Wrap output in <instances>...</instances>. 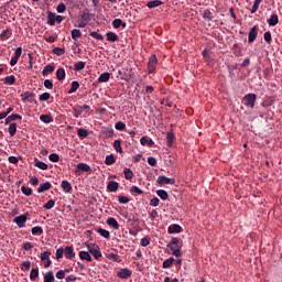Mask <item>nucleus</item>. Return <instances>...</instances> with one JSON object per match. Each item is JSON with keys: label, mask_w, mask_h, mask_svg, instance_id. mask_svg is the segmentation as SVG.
I'll list each match as a JSON object with an SVG mask.
<instances>
[{"label": "nucleus", "mask_w": 282, "mask_h": 282, "mask_svg": "<svg viewBox=\"0 0 282 282\" xmlns=\"http://www.w3.org/2000/svg\"><path fill=\"white\" fill-rule=\"evenodd\" d=\"M167 248L172 250L174 257H182V245L180 243V239L173 238L167 245Z\"/></svg>", "instance_id": "obj_1"}, {"label": "nucleus", "mask_w": 282, "mask_h": 282, "mask_svg": "<svg viewBox=\"0 0 282 282\" xmlns=\"http://www.w3.org/2000/svg\"><path fill=\"white\" fill-rule=\"evenodd\" d=\"M85 246L88 249V252L93 254L95 259H100L102 257V253L100 252V247H98V245L85 243Z\"/></svg>", "instance_id": "obj_2"}, {"label": "nucleus", "mask_w": 282, "mask_h": 282, "mask_svg": "<svg viewBox=\"0 0 282 282\" xmlns=\"http://www.w3.org/2000/svg\"><path fill=\"white\" fill-rule=\"evenodd\" d=\"M242 102L245 107H249L250 109H254V102H257L256 94H248L242 98Z\"/></svg>", "instance_id": "obj_3"}, {"label": "nucleus", "mask_w": 282, "mask_h": 282, "mask_svg": "<svg viewBox=\"0 0 282 282\" xmlns=\"http://www.w3.org/2000/svg\"><path fill=\"white\" fill-rule=\"evenodd\" d=\"M155 67H158V57L155 55H151L148 62V72L153 74V72H155Z\"/></svg>", "instance_id": "obj_4"}, {"label": "nucleus", "mask_w": 282, "mask_h": 282, "mask_svg": "<svg viewBox=\"0 0 282 282\" xmlns=\"http://www.w3.org/2000/svg\"><path fill=\"white\" fill-rule=\"evenodd\" d=\"M156 183L159 186H164L166 184H175V178H169L164 175L158 177Z\"/></svg>", "instance_id": "obj_5"}, {"label": "nucleus", "mask_w": 282, "mask_h": 282, "mask_svg": "<svg viewBox=\"0 0 282 282\" xmlns=\"http://www.w3.org/2000/svg\"><path fill=\"white\" fill-rule=\"evenodd\" d=\"M13 221L19 226V228H23V226H25V223L28 221V216L20 215L15 217Z\"/></svg>", "instance_id": "obj_6"}, {"label": "nucleus", "mask_w": 282, "mask_h": 282, "mask_svg": "<svg viewBox=\"0 0 282 282\" xmlns=\"http://www.w3.org/2000/svg\"><path fill=\"white\" fill-rule=\"evenodd\" d=\"M79 171H82L83 173H89V171H91V167L87 163H78L77 173L80 175Z\"/></svg>", "instance_id": "obj_7"}, {"label": "nucleus", "mask_w": 282, "mask_h": 282, "mask_svg": "<svg viewBox=\"0 0 282 282\" xmlns=\"http://www.w3.org/2000/svg\"><path fill=\"white\" fill-rule=\"evenodd\" d=\"M117 276H119V279H129V276H131V271L129 269H121L117 273Z\"/></svg>", "instance_id": "obj_8"}, {"label": "nucleus", "mask_w": 282, "mask_h": 282, "mask_svg": "<svg viewBox=\"0 0 282 282\" xmlns=\"http://www.w3.org/2000/svg\"><path fill=\"white\" fill-rule=\"evenodd\" d=\"M118 186H120L118 182L110 181L107 185V191L109 193H116V191H118Z\"/></svg>", "instance_id": "obj_9"}, {"label": "nucleus", "mask_w": 282, "mask_h": 282, "mask_svg": "<svg viewBox=\"0 0 282 282\" xmlns=\"http://www.w3.org/2000/svg\"><path fill=\"white\" fill-rule=\"evenodd\" d=\"M257 26H253L252 29H250L249 31V37H248V41L249 43H254V40L257 39Z\"/></svg>", "instance_id": "obj_10"}, {"label": "nucleus", "mask_w": 282, "mask_h": 282, "mask_svg": "<svg viewBox=\"0 0 282 282\" xmlns=\"http://www.w3.org/2000/svg\"><path fill=\"white\" fill-rule=\"evenodd\" d=\"M64 254H65L66 259H74V257H76V253H74V248H72V247H66L64 249Z\"/></svg>", "instance_id": "obj_11"}, {"label": "nucleus", "mask_w": 282, "mask_h": 282, "mask_svg": "<svg viewBox=\"0 0 282 282\" xmlns=\"http://www.w3.org/2000/svg\"><path fill=\"white\" fill-rule=\"evenodd\" d=\"M52 188L51 182H45L44 184H41L37 188V193H45V191H50Z\"/></svg>", "instance_id": "obj_12"}, {"label": "nucleus", "mask_w": 282, "mask_h": 282, "mask_svg": "<svg viewBox=\"0 0 282 282\" xmlns=\"http://www.w3.org/2000/svg\"><path fill=\"white\" fill-rule=\"evenodd\" d=\"M167 232L170 235H174V232H182V227L180 225H171L169 228H167Z\"/></svg>", "instance_id": "obj_13"}, {"label": "nucleus", "mask_w": 282, "mask_h": 282, "mask_svg": "<svg viewBox=\"0 0 282 282\" xmlns=\"http://www.w3.org/2000/svg\"><path fill=\"white\" fill-rule=\"evenodd\" d=\"M107 224H108V226H111V228H113L115 230H118L120 228L118 220H116V218H113V217L108 218Z\"/></svg>", "instance_id": "obj_14"}, {"label": "nucleus", "mask_w": 282, "mask_h": 282, "mask_svg": "<svg viewBox=\"0 0 282 282\" xmlns=\"http://www.w3.org/2000/svg\"><path fill=\"white\" fill-rule=\"evenodd\" d=\"M40 120L45 124H50V122H54V117H52L51 115H41Z\"/></svg>", "instance_id": "obj_15"}, {"label": "nucleus", "mask_w": 282, "mask_h": 282, "mask_svg": "<svg viewBox=\"0 0 282 282\" xmlns=\"http://www.w3.org/2000/svg\"><path fill=\"white\" fill-rule=\"evenodd\" d=\"M61 186L64 193H72V183H68L67 181H63Z\"/></svg>", "instance_id": "obj_16"}, {"label": "nucleus", "mask_w": 282, "mask_h": 282, "mask_svg": "<svg viewBox=\"0 0 282 282\" xmlns=\"http://www.w3.org/2000/svg\"><path fill=\"white\" fill-rule=\"evenodd\" d=\"M106 39L107 41H109L110 43H116V41H118V34L113 33V32H108L106 34Z\"/></svg>", "instance_id": "obj_17"}, {"label": "nucleus", "mask_w": 282, "mask_h": 282, "mask_svg": "<svg viewBox=\"0 0 282 282\" xmlns=\"http://www.w3.org/2000/svg\"><path fill=\"white\" fill-rule=\"evenodd\" d=\"M34 164L37 169H41V171H47V163H44L43 161H39V159H35Z\"/></svg>", "instance_id": "obj_18"}, {"label": "nucleus", "mask_w": 282, "mask_h": 282, "mask_svg": "<svg viewBox=\"0 0 282 282\" xmlns=\"http://www.w3.org/2000/svg\"><path fill=\"white\" fill-rule=\"evenodd\" d=\"M268 23L271 28H274L279 23V15L272 14L271 18L268 20Z\"/></svg>", "instance_id": "obj_19"}, {"label": "nucleus", "mask_w": 282, "mask_h": 282, "mask_svg": "<svg viewBox=\"0 0 282 282\" xmlns=\"http://www.w3.org/2000/svg\"><path fill=\"white\" fill-rule=\"evenodd\" d=\"M140 142L142 144V147H145V144H149L150 147H153V144H155V142L152 139H149L147 137H142L140 139Z\"/></svg>", "instance_id": "obj_20"}, {"label": "nucleus", "mask_w": 282, "mask_h": 282, "mask_svg": "<svg viewBox=\"0 0 282 282\" xmlns=\"http://www.w3.org/2000/svg\"><path fill=\"white\" fill-rule=\"evenodd\" d=\"M79 259H82L83 261H93L91 256L87 251H80Z\"/></svg>", "instance_id": "obj_21"}, {"label": "nucleus", "mask_w": 282, "mask_h": 282, "mask_svg": "<svg viewBox=\"0 0 282 282\" xmlns=\"http://www.w3.org/2000/svg\"><path fill=\"white\" fill-rule=\"evenodd\" d=\"M14 120H21V115H11L6 119V124H10L11 122H14Z\"/></svg>", "instance_id": "obj_22"}, {"label": "nucleus", "mask_w": 282, "mask_h": 282, "mask_svg": "<svg viewBox=\"0 0 282 282\" xmlns=\"http://www.w3.org/2000/svg\"><path fill=\"white\" fill-rule=\"evenodd\" d=\"M147 6H148L150 9L160 8V6H162V1H161V0H152V1H149V2L147 3Z\"/></svg>", "instance_id": "obj_23"}, {"label": "nucleus", "mask_w": 282, "mask_h": 282, "mask_svg": "<svg viewBox=\"0 0 282 282\" xmlns=\"http://www.w3.org/2000/svg\"><path fill=\"white\" fill-rule=\"evenodd\" d=\"M98 235H100L101 237H104V239H109V237H111V234H109L108 230L102 229V228H98L97 229Z\"/></svg>", "instance_id": "obj_24"}, {"label": "nucleus", "mask_w": 282, "mask_h": 282, "mask_svg": "<svg viewBox=\"0 0 282 282\" xmlns=\"http://www.w3.org/2000/svg\"><path fill=\"white\" fill-rule=\"evenodd\" d=\"M70 34H72V39L74 41H78V39H80V36H83V33H80V30H78V29H74Z\"/></svg>", "instance_id": "obj_25"}, {"label": "nucleus", "mask_w": 282, "mask_h": 282, "mask_svg": "<svg viewBox=\"0 0 282 282\" xmlns=\"http://www.w3.org/2000/svg\"><path fill=\"white\" fill-rule=\"evenodd\" d=\"M56 78H57V80H65V69L64 68H58L56 70Z\"/></svg>", "instance_id": "obj_26"}, {"label": "nucleus", "mask_w": 282, "mask_h": 282, "mask_svg": "<svg viewBox=\"0 0 282 282\" xmlns=\"http://www.w3.org/2000/svg\"><path fill=\"white\" fill-rule=\"evenodd\" d=\"M111 75L109 73H104L99 76L98 83H108Z\"/></svg>", "instance_id": "obj_27"}, {"label": "nucleus", "mask_w": 282, "mask_h": 282, "mask_svg": "<svg viewBox=\"0 0 282 282\" xmlns=\"http://www.w3.org/2000/svg\"><path fill=\"white\" fill-rule=\"evenodd\" d=\"M112 25H113V28H115L116 30H118V28H120V25H121L122 28H127V23H122V20H120V19L113 20V21H112Z\"/></svg>", "instance_id": "obj_28"}, {"label": "nucleus", "mask_w": 282, "mask_h": 282, "mask_svg": "<svg viewBox=\"0 0 282 282\" xmlns=\"http://www.w3.org/2000/svg\"><path fill=\"white\" fill-rule=\"evenodd\" d=\"M105 164L107 166H111V164H116V158H113V154L106 156Z\"/></svg>", "instance_id": "obj_29"}, {"label": "nucleus", "mask_w": 282, "mask_h": 282, "mask_svg": "<svg viewBox=\"0 0 282 282\" xmlns=\"http://www.w3.org/2000/svg\"><path fill=\"white\" fill-rule=\"evenodd\" d=\"M52 72H54V66L46 65L42 70V75L47 76V74H52Z\"/></svg>", "instance_id": "obj_30"}, {"label": "nucleus", "mask_w": 282, "mask_h": 282, "mask_svg": "<svg viewBox=\"0 0 282 282\" xmlns=\"http://www.w3.org/2000/svg\"><path fill=\"white\" fill-rule=\"evenodd\" d=\"M17 78L14 77V75H10V76H7L4 78V85H14Z\"/></svg>", "instance_id": "obj_31"}, {"label": "nucleus", "mask_w": 282, "mask_h": 282, "mask_svg": "<svg viewBox=\"0 0 282 282\" xmlns=\"http://www.w3.org/2000/svg\"><path fill=\"white\" fill-rule=\"evenodd\" d=\"M174 138H175V134H173V132H167L166 134L167 147H173Z\"/></svg>", "instance_id": "obj_32"}, {"label": "nucleus", "mask_w": 282, "mask_h": 282, "mask_svg": "<svg viewBox=\"0 0 282 282\" xmlns=\"http://www.w3.org/2000/svg\"><path fill=\"white\" fill-rule=\"evenodd\" d=\"M156 195H159V197L162 198L163 200L169 199V193H166V191L164 189H159L156 192Z\"/></svg>", "instance_id": "obj_33"}, {"label": "nucleus", "mask_w": 282, "mask_h": 282, "mask_svg": "<svg viewBox=\"0 0 282 282\" xmlns=\"http://www.w3.org/2000/svg\"><path fill=\"white\" fill-rule=\"evenodd\" d=\"M31 281H36L39 279V269H32L30 272Z\"/></svg>", "instance_id": "obj_34"}, {"label": "nucleus", "mask_w": 282, "mask_h": 282, "mask_svg": "<svg viewBox=\"0 0 282 282\" xmlns=\"http://www.w3.org/2000/svg\"><path fill=\"white\" fill-rule=\"evenodd\" d=\"M8 131L11 137L17 135V123H10Z\"/></svg>", "instance_id": "obj_35"}, {"label": "nucleus", "mask_w": 282, "mask_h": 282, "mask_svg": "<svg viewBox=\"0 0 282 282\" xmlns=\"http://www.w3.org/2000/svg\"><path fill=\"white\" fill-rule=\"evenodd\" d=\"M78 87H80V84H78V82H73L72 87L68 90V94H74V93L78 91Z\"/></svg>", "instance_id": "obj_36"}, {"label": "nucleus", "mask_w": 282, "mask_h": 282, "mask_svg": "<svg viewBox=\"0 0 282 282\" xmlns=\"http://www.w3.org/2000/svg\"><path fill=\"white\" fill-rule=\"evenodd\" d=\"M83 69H85V62L75 63V65H74V70L75 72H80Z\"/></svg>", "instance_id": "obj_37"}, {"label": "nucleus", "mask_w": 282, "mask_h": 282, "mask_svg": "<svg viewBox=\"0 0 282 282\" xmlns=\"http://www.w3.org/2000/svg\"><path fill=\"white\" fill-rule=\"evenodd\" d=\"M126 180H133V171L131 169H126L123 171Z\"/></svg>", "instance_id": "obj_38"}, {"label": "nucleus", "mask_w": 282, "mask_h": 282, "mask_svg": "<svg viewBox=\"0 0 282 282\" xmlns=\"http://www.w3.org/2000/svg\"><path fill=\"white\" fill-rule=\"evenodd\" d=\"M113 148H115V150L117 151V153H122V145H121V143H120V140H116V141L113 142Z\"/></svg>", "instance_id": "obj_39"}, {"label": "nucleus", "mask_w": 282, "mask_h": 282, "mask_svg": "<svg viewBox=\"0 0 282 282\" xmlns=\"http://www.w3.org/2000/svg\"><path fill=\"white\" fill-rule=\"evenodd\" d=\"M56 204L54 199H50L46 204L43 205V208L46 210H52V207Z\"/></svg>", "instance_id": "obj_40"}, {"label": "nucleus", "mask_w": 282, "mask_h": 282, "mask_svg": "<svg viewBox=\"0 0 282 282\" xmlns=\"http://www.w3.org/2000/svg\"><path fill=\"white\" fill-rule=\"evenodd\" d=\"M127 128V124H124V122L119 121L115 124V129H117V131H124V129Z\"/></svg>", "instance_id": "obj_41"}, {"label": "nucleus", "mask_w": 282, "mask_h": 282, "mask_svg": "<svg viewBox=\"0 0 282 282\" xmlns=\"http://www.w3.org/2000/svg\"><path fill=\"white\" fill-rule=\"evenodd\" d=\"M67 272H69L68 269H65V270H59L57 273H56V279H65V274H67Z\"/></svg>", "instance_id": "obj_42"}, {"label": "nucleus", "mask_w": 282, "mask_h": 282, "mask_svg": "<svg viewBox=\"0 0 282 282\" xmlns=\"http://www.w3.org/2000/svg\"><path fill=\"white\" fill-rule=\"evenodd\" d=\"M56 23V15L52 12L48 13V25H55Z\"/></svg>", "instance_id": "obj_43"}, {"label": "nucleus", "mask_w": 282, "mask_h": 282, "mask_svg": "<svg viewBox=\"0 0 282 282\" xmlns=\"http://www.w3.org/2000/svg\"><path fill=\"white\" fill-rule=\"evenodd\" d=\"M77 135H78L79 138H87V137L89 135V132H87L86 129H78Z\"/></svg>", "instance_id": "obj_44"}, {"label": "nucleus", "mask_w": 282, "mask_h": 282, "mask_svg": "<svg viewBox=\"0 0 282 282\" xmlns=\"http://www.w3.org/2000/svg\"><path fill=\"white\" fill-rule=\"evenodd\" d=\"M65 10H67V7H65V3L61 2L59 4H57L56 11H57L59 14H63V12H65Z\"/></svg>", "instance_id": "obj_45"}, {"label": "nucleus", "mask_w": 282, "mask_h": 282, "mask_svg": "<svg viewBox=\"0 0 282 282\" xmlns=\"http://www.w3.org/2000/svg\"><path fill=\"white\" fill-rule=\"evenodd\" d=\"M90 36L93 39H96L97 41H102V39H105V36H102V34H99L98 32L94 31V32H90Z\"/></svg>", "instance_id": "obj_46"}, {"label": "nucleus", "mask_w": 282, "mask_h": 282, "mask_svg": "<svg viewBox=\"0 0 282 282\" xmlns=\"http://www.w3.org/2000/svg\"><path fill=\"white\" fill-rule=\"evenodd\" d=\"M32 235H43V228L42 227H33L31 230Z\"/></svg>", "instance_id": "obj_47"}, {"label": "nucleus", "mask_w": 282, "mask_h": 282, "mask_svg": "<svg viewBox=\"0 0 282 282\" xmlns=\"http://www.w3.org/2000/svg\"><path fill=\"white\" fill-rule=\"evenodd\" d=\"M31 265H32V263L30 261H24L21 264V270H23V272H25V271L30 270Z\"/></svg>", "instance_id": "obj_48"}, {"label": "nucleus", "mask_w": 282, "mask_h": 282, "mask_svg": "<svg viewBox=\"0 0 282 282\" xmlns=\"http://www.w3.org/2000/svg\"><path fill=\"white\" fill-rule=\"evenodd\" d=\"M149 243H151V238L145 237L141 239L140 246H142V248H147V246H149Z\"/></svg>", "instance_id": "obj_49"}, {"label": "nucleus", "mask_w": 282, "mask_h": 282, "mask_svg": "<svg viewBox=\"0 0 282 282\" xmlns=\"http://www.w3.org/2000/svg\"><path fill=\"white\" fill-rule=\"evenodd\" d=\"M210 10H205L203 13V19H205V21H213V17H210Z\"/></svg>", "instance_id": "obj_50"}, {"label": "nucleus", "mask_w": 282, "mask_h": 282, "mask_svg": "<svg viewBox=\"0 0 282 282\" xmlns=\"http://www.w3.org/2000/svg\"><path fill=\"white\" fill-rule=\"evenodd\" d=\"M34 94L33 93H30V91H26L22 95V100L23 102H25L26 100H30V98H33Z\"/></svg>", "instance_id": "obj_51"}, {"label": "nucleus", "mask_w": 282, "mask_h": 282, "mask_svg": "<svg viewBox=\"0 0 282 282\" xmlns=\"http://www.w3.org/2000/svg\"><path fill=\"white\" fill-rule=\"evenodd\" d=\"M0 37L2 39V41H6V39H9L10 37V29L2 31V33L0 34Z\"/></svg>", "instance_id": "obj_52"}, {"label": "nucleus", "mask_w": 282, "mask_h": 282, "mask_svg": "<svg viewBox=\"0 0 282 282\" xmlns=\"http://www.w3.org/2000/svg\"><path fill=\"white\" fill-rule=\"evenodd\" d=\"M52 252L50 251H44L43 253H41V261H47L51 257Z\"/></svg>", "instance_id": "obj_53"}, {"label": "nucleus", "mask_w": 282, "mask_h": 282, "mask_svg": "<svg viewBox=\"0 0 282 282\" xmlns=\"http://www.w3.org/2000/svg\"><path fill=\"white\" fill-rule=\"evenodd\" d=\"M173 261H174L173 258H170V259L165 260V261L163 262V268H164V269L171 268V265H173Z\"/></svg>", "instance_id": "obj_54"}, {"label": "nucleus", "mask_w": 282, "mask_h": 282, "mask_svg": "<svg viewBox=\"0 0 282 282\" xmlns=\"http://www.w3.org/2000/svg\"><path fill=\"white\" fill-rule=\"evenodd\" d=\"M21 191L24 195H26L28 197H30V195H32V188L30 187H25V186H22L21 187Z\"/></svg>", "instance_id": "obj_55"}, {"label": "nucleus", "mask_w": 282, "mask_h": 282, "mask_svg": "<svg viewBox=\"0 0 282 282\" xmlns=\"http://www.w3.org/2000/svg\"><path fill=\"white\" fill-rule=\"evenodd\" d=\"M53 53H55L57 56H63V54H65V48L55 47V48L53 50Z\"/></svg>", "instance_id": "obj_56"}, {"label": "nucleus", "mask_w": 282, "mask_h": 282, "mask_svg": "<svg viewBox=\"0 0 282 282\" xmlns=\"http://www.w3.org/2000/svg\"><path fill=\"white\" fill-rule=\"evenodd\" d=\"M130 193H135L137 195H142L144 193L142 189H140L138 186H132L130 188Z\"/></svg>", "instance_id": "obj_57"}, {"label": "nucleus", "mask_w": 282, "mask_h": 282, "mask_svg": "<svg viewBox=\"0 0 282 282\" xmlns=\"http://www.w3.org/2000/svg\"><path fill=\"white\" fill-rule=\"evenodd\" d=\"M48 160L51 162H58V160H61V158L58 156V154L52 153V154H50Z\"/></svg>", "instance_id": "obj_58"}, {"label": "nucleus", "mask_w": 282, "mask_h": 282, "mask_svg": "<svg viewBox=\"0 0 282 282\" xmlns=\"http://www.w3.org/2000/svg\"><path fill=\"white\" fill-rule=\"evenodd\" d=\"M44 87L46 89H54V84L52 83V80L46 79V80H44Z\"/></svg>", "instance_id": "obj_59"}, {"label": "nucleus", "mask_w": 282, "mask_h": 282, "mask_svg": "<svg viewBox=\"0 0 282 282\" xmlns=\"http://www.w3.org/2000/svg\"><path fill=\"white\" fill-rule=\"evenodd\" d=\"M39 100H41L42 102L45 100H50V93H43L42 95H40Z\"/></svg>", "instance_id": "obj_60"}, {"label": "nucleus", "mask_w": 282, "mask_h": 282, "mask_svg": "<svg viewBox=\"0 0 282 282\" xmlns=\"http://www.w3.org/2000/svg\"><path fill=\"white\" fill-rule=\"evenodd\" d=\"M119 204H129V197L127 196H118Z\"/></svg>", "instance_id": "obj_61"}, {"label": "nucleus", "mask_w": 282, "mask_h": 282, "mask_svg": "<svg viewBox=\"0 0 282 282\" xmlns=\"http://www.w3.org/2000/svg\"><path fill=\"white\" fill-rule=\"evenodd\" d=\"M64 250L63 248H59L56 250L55 259H63Z\"/></svg>", "instance_id": "obj_62"}, {"label": "nucleus", "mask_w": 282, "mask_h": 282, "mask_svg": "<svg viewBox=\"0 0 282 282\" xmlns=\"http://www.w3.org/2000/svg\"><path fill=\"white\" fill-rule=\"evenodd\" d=\"M150 206H160V198L154 197L150 200Z\"/></svg>", "instance_id": "obj_63"}, {"label": "nucleus", "mask_w": 282, "mask_h": 282, "mask_svg": "<svg viewBox=\"0 0 282 282\" xmlns=\"http://www.w3.org/2000/svg\"><path fill=\"white\" fill-rule=\"evenodd\" d=\"M78 281V278H76V275H68L66 278V282H76Z\"/></svg>", "instance_id": "obj_64"}]
</instances>
